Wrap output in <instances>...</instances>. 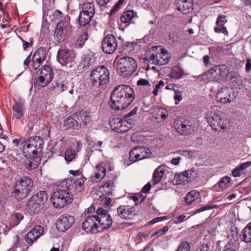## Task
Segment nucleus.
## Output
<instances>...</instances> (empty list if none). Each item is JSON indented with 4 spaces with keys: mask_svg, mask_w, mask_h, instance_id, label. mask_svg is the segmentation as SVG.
<instances>
[{
    "mask_svg": "<svg viewBox=\"0 0 251 251\" xmlns=\"http://www.w3.org/2000/svg\"><path fill=\"white\" fill-rule=\"evenodd\" d=\"M23 145V153L26 158L25 165L31 170L35 169L38 166L39 159L37 156L43 147V140L39 136H33L27 140H21Z\"/></svg>",
    "mask_w": 251,
    "mask_h": 251,
    "instance_id": "nucleus-1",
    "label": "nucleus"
},
{
    "mask_svg": "<svg viewBox=\"0 0 251 251\" xmlns=\"http://www.w3.org/2000/svg\"><path fill=\"white\" fill-rule=\"evenodd\" d=\"M134 91L129 86L121 85L116 87L111 93L109 105L115 110L127 107L134 99Z\"/></svg>",
    "mask_w": 251,
    "mask_h": 251,
    "instance_id": "nucleus-2",
    "label": "nucleus"
},
{
    "mask_svg": "<svg viewBox=\"0 0 251 251\" xmlns=\"http://www.w3.org/2000/svg\"><path fill=\"white\" fill-rule=\"evenodd\" d=\"M33 187V181L28 177H22L16 180L12 192L14 197L17 200L25 199L30 194Z\"/></svg>",
    "mask_w": 251,
    "mask_h": 251,
    "instance_id": "nucleus-3",
    "label": "nucleus"
},
{
    "mask_svg": "<svg viewBox=\"0 0 251 251\" xmlns=\"http://www.w3.org/2000/svg\"><path fill=\"white\" fill-rule=\"evenodd\" d=\"M110 73L107 68L104 66H99L93 69L90 75L92 85L99 87L106 85L109 82Z\"/></svg>",
    "mask_w": 251,
    "mask_h": 251,
    "instance_id": "nucleus-4",
    "label": "nucleus"
},
{
    "mask_svg": "<svg viewBox=\"0 0 251 251\" xmlns=\"http://www.w3.org/2000/svg\"><path fill=\"white\" fill-rule=\"evenodd\" d=\"M137 67L136 62L133 58L122 57L117 62V71L121 76L129 77L135 71Z\"/></svg>",
    "mask_w": 251,
    "mask_h": 251,
    "instance_id": "nucleus-5",
    "label": "nucleus"
},
{
    "mask_svg": "<svg viewBox=\"0 0 251 251\" xmlns=\"http://www.w3.org/2000/svg\"><path fill=\"white\" fill-rule=\"evenodd\" d=\"M73 200V195L68 190H58L52 194L51 201L56 208H62L71 203Z\"/></svg>",
    "mask_w": 251,
    "mask_h": 251,
    "instance_id": "nucleus-6",
    "label": "nucleus"
},
{
    "mask_svg": "<svg viewBox=\"0 0 251 251\" xmlns=\"http://www.w3.org/2000/svg\"><path fill=\"white\" fill-rule=\"evenodd\" d=\"M97 221L98 224L97 231L101 232L108 228L112 224V219L106 210L102 208L97 209L96 215Z\"/></svg>",
    "mask_w": 251,
    "mask_h": 251,
    "instance_id": "nucleus-7",
    "label": "nucleus"
},
{
    "mask_svg": "<svg viewBox=\"0 0 251 251\" xmlns=\"http://www.w3.org/2000/svg\"><path fill=\"white\" fill-rule=\"evenodd\" d=\"M75 57L76 53L74 50L62 49L58 51L57 60L61 65L71 67Z\"/></svg>",
    "mask_w": 251,
    "mask_h": 251,
    "instance_id": "nucleus-8",
    "label": "nucleus"
},
{
    "mask_svg": "<svg viewBox=\"0 0 251 251\" xmlns=\"http://www.w3.org/2000/svg\"><path fill=\"white\" fill-rule=\"evenodd\" d=\"M159 49V52L152 53L151 54L148 60L150 63L157 65H164L168 63L169 57L168 53L164 49L160 47H152V50Z\"/></svg>",
    "mask_w": 251,
    "mask_h": 251,
    "instance_id": "nucleus-9",
    "label": "nucleus"
},
{
    "mask_svg": "<svg viewBox=\"0 0 251 251\" xmlns=\"http://www.w3.org/2000/svg\"><path fill=\"white\" fill-rule=\"evenodd\" d=\"M48 200L47 193L41 191L33 195L27 203V208L32 211L38 210L40 206L44 204Z\"/></svg>",
    "mask_w": 251,
    "mask_h": 251,
    "instance_id": "nucleus-10",
    "label": "nucleus"
},
{
    "mask_svg": "<svg viewBox=\"0 0 251 251\" xmlns=\"http://www.w3.org/2000/svg\"><path fill=\"white\" fill-rule=\"evenodd\" d=\"M52 77L53 72L51 68L49 65H45L41 70L36 83L42 87H45L51 81Z\"/></svg>",
    "mask_w": 251,
    "mask_h": 251,
    "instance_id": "nucleus-11",
    "label": "nucleus"
},
{
    "mask_svg": "<svg viewBox=\"0 0 251 251\" xmlns=\"http://www.w3.org/2000/svg\"><path fill=\"white\" fill-rule=\"evenodd\" d=\"M101 48L103 51L107 54L113 53L117 48V40L112 34H108L102 40Z\"/></svg>",
    "mask_w": 251,
    "mask_h": 251,
    "instance_id": "nucleus-12",
    "label": "nucleus"
},
{
    "mask_svg": "<svg viewBox=\"0 0 251 251\" xmlns=\"http://www.w3.org/2000/svg\"><path fill=\"white\" fill-rule=\"evenodd\" d=\"M151 152L148 148L144 147H135L129 152L130 159L135 162L150 157Z\"/></svg>",
    "mask_w": 251,
    "mask_h": 251,
    "instance_id": "nucleus-13",
    "label": "nucleus"
},
{
    "mask_svg": "<svg viewBox=\"0 0 251 251\" xmlns=\"http://www.w3.org/2000/svg\"><path fill=\"white\" fill-rule=\"evenodd\" d=\"M109 124L111 128L117 132L124 133L131 128L130 125L124 118H113L110 121Z\"/></svg>",
    "mask_w": 251,
    "mask_h": 251,
    "instance_id": "nucleus-14",
    "label": "nucleus"
},
{
    "mask_svg": "<svg viewBox=\"0 0 251 251\" xmlns=\"http://www.w3.org/2000/svg\"><path fill=\"white\" fill-rule=\"evenodd\" d=\"M75 222V219L71 215L64 214L61 215L56 223L58 229L64 231L69 228Z\"/></svg>",
    "mask_w": 251,
    "mask_h": 251,
    "instance_id": "nucleus-15",
    "label": "nucleus"
},
{
    "mask_svg": "<svg viewBox=\"0 0 251 251\" xmlns=\"http://www.w3.org/2000/svg\"><path fill=\"white\" fill-rule=\"evenodd\" d=\"M98 224L96 215H89L87 217L82 223V228L87 233L99 232L97 231Z\"/></svg>",
    "mask_w": 251,
    "mask_h": 251,
    "instance_id": "nucleus-16",
    "label": "nucleus"
},
{
    "mask_svg": "<svg viewBox=\"0 0 251 251\" xmlns=\"http://www.w3.org/2000/svg\"><path fill=\"white\" fill-rule=\"evenodd\" d=\"M234 98L232 89L226 87L220 90L216 95L217 100L223 103H230Z\"/></svg>",
    "mask_w": 251,
    "mask_h": 251,
    "instance_id": "nucleus-17",
    "label": "nucleus"
},
{
    "mask_svg": "<svg viewBox=\"0 0 251 251\" xmlns=\"http://www.w3.org/2000/svg\"><path fill=\"white\" fill-rule=\"evenodd\" d=\"M70 27V24L67 21H60L58 23L54 31V36L59 43L63 40Z\"/></svg>",
    "mask_w": 251,
    "mask_h": 251,
    "instance_id": "nucleus-18",
    "label": "nucleus"
},
{
    "mask_svg": "<svg viewBox=\"0 0 251 251\" xmlns=\"http://www.w3.org/2000/svg\"><path fill=\"white\" fill-rule=\"evenodd\" d=\"M46 51L43 48L38 49L34 53L32 58V68L37 70L45 60Z\"/></svg>",
    "mask_w": 251,
    "mask_h": 251,
    "instance_id": "nucleus-19",
    "label": "nucleus"
},
{
    "mask_svg": "<svg viewBox=\"0 0 251 251\" xmlns=\"http://www.w3.org/2000/svg\"><path fill=\"white\" fill-rule=\"evenodd\" d=\"M43 232L44 228L42 226H36L25 235V240L28 244H32L43 234Z\"/></svg>",
    "mask_w": 251,
    "mask_h": 251,
    "instance_id": "nucleus-20",
    "label": "nucleus"
},
{
    "mask_svg": "<svg viewBox=\"0 0 251 251\" xmlns=\"http://www.w3.org/2000/svg\"><path fill=\"white\" fill-rule=\"evenodd\" d=\"M118 215L122 219H132L136 214L134 208L128 205H121L117 208Z\"/></svg>",
    "mask_w": 251,
    "mask_h": 251,
    "instance_id": "nucleus-21",
    "label": "nucleus"
},
{
    "mask_svg": "<svg viewBox=\"0 0 251 251\" xmlns=\"http://www.w3.org/2000/svg\"><path fill=\"white\" fill-rule=\"evenodd\" d=\"M168 168L165 165L159 166L154 171L153 180L155 184L160 182L168 172Z\"/></svg>",
    "mask_w": 251,
    "mask_h": 251,
    "instance_id": "nucleus-22",
    "label": "nucleus"
},
{
    "mask_svg": "<svg viewBox=\"0 0 251 251\" xmlns=\"http://www.w3.org/2000/svg\"><path fill=\"white\" fill-rule=\"evenodd\" d=\"M72 88V83H71L69 80L66 78L65 79H60L58 80L55 86V89L59 92H62Z\"/></svg>",
    "mask_w": 251,
    "mask_h": 251,
    "instance_id": "nucleus-23",
    "label": "nucleus"
},
{
    "mask_svg": "<svg viewBox=\"0 0 251 251\" xmlns=\"http://www.w3.org/2000/svg\"><path fill=\"white\" fill-rule=\"evenodd\" d=\"M106 175V168L102 163L98 164L96 166L95 174L93 182H99L102 180Z\"/></svg>",
    "mask_w": 251,
    "mask_h": 251,
    "instance_id": "nucleus-24",
    "label": "nucleus"
},
{
    "mask_svg": "<svg viewBox=\"0 0 251 251\" xmlns=\"http://www.w3.org/2000/svg\"><path fill=\"white\" fill-rule=\"evenodd\" d=\"M152 117L155 120H157L160 117L162 121H164L168 117V112L166 109L157 107L154 109Z\"/></svg>",
    "mask_w": 251,
    "mask_h": 251,
    "instance_id": "nucleus-25",
    "label": "nucleus"
},
{
    "mask_svg": "<svg viewBox=\"0 0 251 251\" xmlns=\"http://www.w3.org/2000/svg\"><path fill=\"white\" fill-rule=\"evenodd\" d=\"M219 116L216 113L210 112L207 116V122L211 126L212 128L217 130L218 121L219 120Z\"/></svg>",
    "mask_w": 251,
    "mask_h": 251,
    "instance_id": "nucleus-26",
    "label": "nucleus"
},
{
    "mask_svg": "<svg viewBox=\"0 0 251 251\" xmlns=\"http://www.w3.org/2000/svg\"><path fill=\"white\" fill-rule=\"evenodd\" d=\"M86 179L83 176H80L78 178L74 180V190L76 193L79 194L83 191L84 183Z\"/></svg>",
    "mask_w": 251,
    "mask_h": 251,
    "instance_id": "nucleus-27",
    "label": "nucleus"
},
{
    "mask_svg": "<svg viewBox=\"0 0 251 251\" xmlns=\"http://www.w3.org/2000/svg\"><path fill=\"white\" fill-rule=\"evenodd\" d=\"M64 124L67 129H78L79 127L77 121L72 117H68L64 121Z\"/></svg>",
    "mask_w": 251,
    "mask_h": 251,
    "instance_id": "nucleus-28",
    "label": "nucleus"
},
{
    "mask_svg": "<svg viewBox=\"0 0 251 251\" xmlns=\"http://www.w3.org/2000/svg\"><path fill=\"white\" fill-rule=\"evenodd\" d=\"M82 12L93 17L95 13V6L93 2H85L82 5Z\"/></svg>",
    "mask_w": 251,
    "mask_h": 251,
    "instance_id": "nucleus-29",
    "label": "nucleus"
},
{
    "mask_svg": "<svg viewBox=\"0 0 251 251\" xmlns=\"http://www.w3.org/2000/svg\"><path fill=\"white\" fill-rule=\"evenodd\" d=\"M242 240L247 243H251V222L242 230Z\"/></svg>",
    "mask_w": 251,
    "mask_h": 251,
    "instance_id": "nucleus-30",
    "label": "nucleus"
},
{
    "mask_svg": "<svg viewBox=\"0 0 251 251\" xmlns=\"http://www.w3.org/2000/svg\"><path fill=\"white\" fill-rule=\"evenodd\" d=\"M174 126L180 134L183 135L187 132V124L179 120H176L174 122Z\"/></svg>",
    "mask_w": 251,
    "mask_h": 251,
    "instance_id": "nucleus-31",
    "label": "nucleus"
},
{
    "mask_svg": "<svg viewBox=\"0 0 251 251\" xmlns=\"http://www.w3.org/2000/svg\"><path fill=\"white\" fill-rule=\"evenodd\" d=\"M227 238L228 240V243L230 245H235L238 241V232L236 230L230 229L227 232Z\"/></svg>",
    "mask_w": 251,
    "mask_h": 251,
    "instance_id": "nucleus-32",
    "label": "nucleus"
},
{
    "mask_svg": "<svg viewBox=\"0 0 251 251\" xmlns=\"http://www.w3.org/2000/svg\"><path fill=\"white\" fill-rule=\"evenodd\" d=\"M176 6L178 10L183 14L188 13V0H177Z\"/></svg>",
    "mask_w": 251,
    "mask_h": 251,
    "instance_id": "nucleus-33",
    "label": "nucleus"
},
{
    "mask_svg": "<svg viewBox=\"0 0 251 251\" xmlns=\"http://www.w3.org/2000/svg\"><path fill=\"white\" fill-rule=\"evenodd\" d=\"M92 17L81 11L79 15V23L81 26H86L90 21Z\"/></svg>",
    "mask_w": 251,
    "mask_h": 251,
    "instance_id": "nucleus-34",
    "label": "nucleus"
},
{
    "mask_svg": "<svg viewBox=\"0 0 251 251\" xmlns=\"http://www.w3.org/2000/svg\"><path fill=\"white\" fill-rule=\"evenodd\" d=\"M13 115L17 119H19L24 115L23 105L16 102L13 105Z\"/></svg>",
    "mask_w": 251,
    "mask_h": 251,
    "instance_id": "nucleus-35",
    "label": "nucleus"
},
{
    "mask_svg": "<svg viewBox=\"0 0 251 251\" xmlns=\"http://www.w3.org/2000/svg\"><path fill=\"white\" fill-rule=\"evenodd\" d=\"M188 172L185 171L179 175H175V180L176 184H185L188 182Z\"/></svg>",
    "mask_w": 251,
    "mask_h": 251,
    "instance_id": "nucleus-36",
    "label": "nucleus"
},
{
    "mask_svg": "<svg viewBox=\"0 0 251 251\" xmlns=\"http://www.w3.org/2000/svg\"><path fill=\"white\" fill-rule=\"evenodd\" d=\"M88 39V34L86 32H83L76 39L75 46L76 48H80L83 47L85 41Z\"/></svg>",
    "mask_w": 251,
    "mask_h": 251,
    "instance_id": "nucleus-37",
    "label": "nucleus"
},
{
    "mask_svg": "<svg viewBox=\"0 0 251 251\" xmlns=\"http://www.w3.org/2000/svg\"><path fill=\"white\" fill-rule=\"evenodd\" d=\"M138 109V108L137 106L135 107L131 111L126 114L124 117V120L126 122H128V123L130 125L131 128L132 127L134 121L131 117L135 115L137 113Z\"/></svg>",
    "mask_w": 251,
    "mask_h": 251,
    "instance_id": "nucleus-38",
    "label": "nucleus"
},
{
    "mask_svg": "<svg viewBox=\"0 0 251 251\" xmlns=\"http://www.w3.org/2000/svg\"><path fill=\"white\" fill-rule=\"evenodd\" d=\"M134 12L133 10H128L124 12L121 17V20L123 23H127L134 17Z\"/></svg>",
    "mask_w": 251,
    "mask_h": 251,
    "instance_id": "nucleus-39",
    "label": "nucleus"
},
{
    "mask_svg": "<svg viewBox=\"0 0 251 251\" xmlns=\"http://www.w3.org/2000/svg\"><path fill=\"white\" fill-rule=\"evenodd\" d=\"M75 155L76 153L75 151L71 148H68L65 152V159L66 161L70 162L75 158Z\"/></svg>",
    "mask_w": 251,
    "mask_h": 251,
    "instance_id": "nucleus-40",
    "label": "nucleus"
},
{
    "mask_svg": "<svg viewBox=\"0 0 251 251\" xmlns=\"http://www.w3.org/2000/svg\"><path fill=\"white\" fill-rule=\"evenodd\" d=\"M231 178L228 176L222 178L219 181V186L222 189H226L230 185Z\"/></svg>",
    "mask_w": 251,
    "mask_h": 251,
    "instance_id": "nucleus-41",
    "label": "nucleus"
},
{
    "mask_svg": "<svg viewBox=\"0 0 251 251\" xmlns=\"http://www.w3.org/2000/svg\"><path fill=\"white\" fill-rule=\"evenodd\" d=\"M200 198V194L198 191L193 190L189 192V204L195 201H198L199 202Z\"/></svg>",
    "mask_w": 251,
    "mask_h": 251,
    "instance_id": "nucleus-42",
    "label": "nucleus"
},
{
    "mask_svg": "<svg viewBox=\"0 0 251 251\" xmlns=\"http://www.w3.org/2000/svg\"><path fill=\"white\" fill-rule=\"evenodd\" d=\"M79 120L85 124L89 123L91 121V116L88 112L81 111L79 113Z\"/></svg>",
    "mask_w": 251,
    "mask_h": 251,
    "instance_id": "nucleus-43",
    "label": "nucleus"
},
{
    "mask_svg": "<svg viewBox=\"0 0 251 251\" xmlns=\"http://www.w3.org/2000/svg\"><path fill=\"white\" fill-rule=\"evenodd\" d=\"M214 31L217 33H223L225 35H227L228 34V32L226 29V28L224 25H216L214 28Z\"/></svg>",
    "mask_w": 251,
    "mask_h": 251,
    "instance_id": "nucleus-44",
    "label": "nucleus"
},
{
    "mask_svg": "<svg viewBox=\"0 0 251 251\" xmlns=\"http://www.w3.org/2000/svg\"><path fill=\"white\" fill-rule=\"evenodd\" d=\"M183 75V72L179 69H173L170 74V76L174 78H179Z\"/></svg>",
    "mask_w": 251,
    "mask_h": 251,
    "instance_id": "nucleus-45",
    "label": "nucleus"
},
{
    "mask_svg": "<svg viewBox=\"0 0 251 251\" xmlns=\"http://www.w3.org/2000/svg\"><path fill=\"white\" fill-rule=\"evenodd\" d=\"M215 206L216 205H213L211 204H208L206 205L201 207V208H200L199 209H197L194 212H193L192 214L195 215L197 213H199L200 212H202V211H204L205 210L211 209L214 208L215 207Z\"/></svg>",
    "mask_w": 251,
    "mask_h": 251,
    "instance_id": "nucleus-46",
    "label": "nucleus"
},
{
    "mask_svg": "<svg viewBox=\"0 0 251 251\" xmlns=\"http://www.w3.org/2000/svg\"><path fill=\"white\" fill-rule=\"evenodd\" d=\"M217 130L220 128L222 129H225L227 127L228 124V121L224 119H222L219 117V120L218 121Z\"/></svg>",
    "mask_w": 251,
    "mask_h": 251,
    "instance_id": "nucleus-47",
    "label": "nucleus"
},
{
    "mask_svg": "<svg viewBox=\"0 0 251 251\" xmlns=\"http://www.w3.org/2000/svg\"><path fill=\"white\" fill-rule=\"evenodd\" d=\"M174 91H175L174 100L175 104H177L182 100V92L175 88H174Z\"/></svg>",
    "mask_w": 251,
    "mask_h": 251,
    "instance_id": "nucleus-48",
    "label": "nucleus"
},
{
    "mask_svg": "<svg viewBox=\"0 0 251 251\" xmlns=\"http://www.w3.org/2000/svg\"><path fill=\"white\" fill-rule=\"evenodd\" d=\"M227 20L226 17L225 15H219L217 17V21L216 22V25H224L226 23Z\"/></svg>",
    "mask_w": 251,
    "mask_h": 251,
    "instance_id": "nucleus-49",
    "label": "nucleus"
},
{
    "mask_svg": "<svg viewBox=\"0 0 251 251\" xmlns=\"http://www.w3.org/2000/svg\"><path fill=\"white\" fill-rule=\"evenodd\" d=\"M164 86V82L162 80H160L158 83L156 85L155 88L153 91V94L156 96L158 95L159 90L162 88Z\"/></svg>",
    "mask_w": 251,
    "mask_h": 251,
    "instance_id": "nucleus-50",
    "label": "nucleus"
},
{
    "mask_svg": "<svg viewBox=\"0 0 251 251\" xmlns=\"http://www.w3.org/2000/svg\"><path fill=\"white\" fill-rule=\"evenodd\" d=\"M124 0H119L117 3H116L114 6L112 7L111 10L110 11V14H114L120 7V6L123 4Z\"/></svg>",
    "mask_w": 251,
    "mask_h": 251,
    "instance_id": "nucleus-51",
    "label": "nucleus"
},
{
    "mask_svg": "<svg viewBox=\"0 0 251 251\" xmlns=\"http://www.w3.org/2000/svg\"><path fill=\"white\" fill-rule=\"evenodd\" d=\"M14 217L16 218V221L14 224V226H16L20 223V222L23 219L24 216L20 213H16L14 215Z\"/></svg>",
    "mask_w": 251,
    "mask_h": 251,
    "instance_id": "nucleus-52",
    "label": "nucleus"
},
{
    "mask_svg": "<svg viewBox=\"0 0 251 251\" xmlns=\"http://www.w3.org/2000/svg\"><path fill=\"white\" fill-rule=\"evenodd\" d=\"M251 165V162L248 161L243 163L240 164L238 168L240 170L241 172L246 169L247 168L249 167Z\"/></svg>",
    "mask_w": 251,
    "mask_h": 251,
    "instance_id": "nucleus-53",
    "label": "nucleus"
},
{
    "mask_svg": "<svg viewBox=\"0 0 251 251\" xmlns=\"http://www.w3.org/2000/svg\"><path fill=\"white\" fill-rule=\"evenodd\" d=\"M186 219V216L184 215H181L174 219V223L178 224L184 222Z\"/></svg>",
    "mask_w": 251,
    "mask_h": 251,
    "instance_id": "nucleus-54",
    "label": "nucleus"
},
{
    "mask_svg": "<svg viewBox=\"0 0 251 251\" xmlns=\"http://www.w3.org/2000/svg\"><path fill=\"white\" fill-rule=\"evenodd\" d=\"M209 247L207 244H202L198 246L196 251H208Z\"/></svg>",
    "mask_w": 251,
    "mask_h": 251,
    "instance_id": "nucleus-55",
    "label": "nucleus"
},
{
    "mask_svg": "<svg viewBox=\"0 0 251 251\" xmlns=\"http://www.w3.org/2000/svg\"><path fill=\"white\" fill-rule=\"evenodd\" d=\"M169 40L173 43H175L177 41L178 37L176 33L175 32H171L169 36Z\"/></svg>",
    "mask_w": 251,
    "mask_h": 251,
    "instance_id": "nucleus-56",
    "label": "nucleus"
},
{
    "mask_svg": "<svg viewBox=\"0 0 251 251\" xmlns=\"http://www.w3.org/2000/svg\"><path fill=\"white\" fill-rule=\"evenodd\" d=\"M245 70L247 73L251 71V59L250 58L247 59Z\"/></svg>",
    "mask_w": 251,
    "mask_h": 251,
    "instance_id": "nucleus-57",
    "label": "nucleus"
},
{
    "mask_svg": "<svg viewBox=\"0 0 251 251\" xmlns=\"http://www.w3.org/2000/svg\"><path fill=\"white\" fill-rule=\"evenodd\" d=\"M110 0H97V2L100 6H106L109 3H110Z\"/></svg>",
    "mask_w": 251,
    "mask_h": 251,
    "instance_id": "nucleus-58",
    "label": "nucleus"
},
{
    "mask_svg": "<svg viewBox=\"0 0 251 251\" xmlns=\"http://www.w3.org/2000/svg\"><path fill=\"white\" fill-rule=\"evenodd\" d=\"M114 185V182L112 180H109L106 181L104 184L102 185V187L109 188L110 190L113 187Z\"/></svg>",
    "mask_w": 251,
    "mask_h": 251,
    "instance_id": "nucleus-59",
    "label": "nucleus"
},
{
    "mask_svg": "<svg viewBox=\"0 0 251 251\" xmlns=\"http://www.w3.org/2000/svg\"><path fill=\"white\" fill-rule=\"evenodd\" d=\"M232 175L233 177L240 176L241 175V172L237 167L232 171Z\"/></svg>",
    "mask_w": 251,
    "mask_h": 251,
    "instance_id": "nucleus-60",
    "label": "nucleus"
},
{
    "mask_svg": "<svg viewBox=\"0 0 251 251\" xmlns=\"http://www.w3.org/2000/svg\"><path fill=\"white\" fill-rule=\"evenodd\" d=\"M151 188V185L150 182H148L146 185H145L142 189V192L144 193H148Z\"/></svg>",
    "mask_w": 251,
    "mask_h": 251,
    "instance_id": "nucleus-61",
    "label": "nucleus"
},
{
    "mask_svg": "<svg viewBox=\"0 0 251 251\" xmlns=\"http://www.w3.org/2000/svg\"><path fill=\"white\" fill-rule=\"evenodd\" d=\"M137 84L140 86L148 85H149V81L145 79H141L137 81Z\"/></svg>",
    "mask_w": 251,
    "mask_h": 251,
    "instance_id": "nucleus-62",
    "label": "nucleus"
},
{
    "mask_svg": "<svg viewBox=\"0 0 251 251\" xmlns=\"http://www.w3.org/2000/svg\"><path fill=\"white\" fill-rule=\"evenodd\" d=\"M69 173L71 175H72L74 176H82L81 172L79 170H70L69 171Z\"/></svg>",
    "mask_w": 251,
    "mask_h": 251,
    "instance_id": "nucleus-63",
    "label": "nucleus"
},
{
    "mask_svg": "<svg viewBox=\"0 0 251 251\" xmlns=\"http://www.w3.org/2000/svg\"><path fill=\"white\" fill-rule=\"evenodd\" d=\"M197 174L198 173L195 169H191L190 170L189 178L192 177V178H194L197 176Z\"/></svg>",
    "mask_w": 251,
    "mask_h": 251,
    "instance_id": "nucleus-64",
    "label": "nucleus"
}]
</instances>
